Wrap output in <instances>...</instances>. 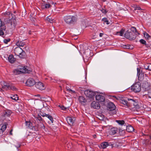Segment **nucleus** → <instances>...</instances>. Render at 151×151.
Returning <instances> with one entry per match:
<instances>
[{"label":"nucleus","mask_w":151,"mask_h":151,"mask_svg":"<svg viewBox=\"0 0 151 151\" xmlns=\"http://www.w3.org/2000/svg\"><path fill=\"white\" fill-rule=\"evenodd\" d=\"M127 100L128 101V106L130 108L131 110L133 112L137 111L139 108L137 101L133 99L129 98Z\"/></svg>","instance_id":"f257e3e1"},{"label":"nucleus","mask_w":151,"mask_h":151,"mask_svg":"<svg viewBox=\"0 0 151 151\" xmlns=\"http://www.w3.org/2000/svg\"><path fill=\"white\" fill-rule=\"evenodd\" d=\"M63 19L65 23L69 24H74L77 21L76 17L74 16H65L64 17Z\"/></svg>","instance_id":"f03ea898"},{"label":"nucleus","mask_w":151,"mask_h":151,"mask_svg":"<svg viewBox=\"0 0 151 151\" xmlns=\"http://www.w3.org/2000/svg\"><path fill=\"white\" fill-rule=\"evenodd\" d=\"M2 88H0L1 91H2V89L6 90H12L13 91H16L17 89L12 84L9 83H4V84L2 85Z\"/></svg>","instance_id":"7ed1b4c3"},{"label":"nucleus","mask_w":151,"mask_h":151,"mask_svg":"<svg viewBox=\"0 0 151 151\" xmlns=\"http://www.w3.org/2000/svg\"><path fill=\"white\" fill-rule=\"evenodd\" d=\"M14 53L16 55L19 56L21 58H24L25 56V52L19 47H16L14 49Z\"/></svg>","instance_id":"20e7f679"},{"label":"nucleus","mask_w":151,"mask_h":151,"mask_svg":"<svg viewBox=\"0 0 151 151\" xmlns=\"http://www.w3.org/2000/svg\"><path fill=\"white\" fill-rule=\"evenodd\" d=\"M141 84L139 82H137L131 86V90L135 92H139L141 90Z\"/></svg>","instance_id":"39448f33"},{"label":"nucleus","mask_w":151,"mask_h":151,"mask_svg":"<svg viewBox=\"0 0 151 151\" xmlns=\"http://www.w3.org/2000/svg\"><path fill=\"white\" fill-rule=\"evenodd\" d=\"M124 36L126 38L129 40H134L136 37V36L134 35L133 32H129L128 30L125 33Z\"/></svg>","instance_id":"423d86ee"},{"label":"nucleus","mask_w":151,"mask_h":151,"mask_svg":"<svg viewBox=\"0 0 151 151\" xmlns=\"http://www.w3.org/2000/svg\"><path fill=\"white\" fill-rule=\"evenodd\" d=\"M86 96L90 98H93L96 95V93L91 90H87L84 91Z\"/></svg>","instance_id":"0eeeda50"},{"label":"nucleus","mask_w":151,"mask_h":151,"mask_svg":"<svg viewBox=\"0 0 151 151\" xmlns=\"http://www.w3.org/2000/svg\"><path fill=\"white\" fill-rule=\"evenodd\" d=\"M137 76L138 77L139 81H142L144 79V74L142 72V70H140V68H137Z\"/></svg>","instance_id":"6e6552de"},{"label":"nucleus","mask_w":151,"mask_h":151,"mask_svg":"<svg viewBox=\"0 0 151 151\" xmlns=\"http://www.w3.org/2000/svg\"><path fill=\"white\" fill-rule=\"evenodd\" d=\"M18 68L21 74L22 73H28L29 71H30V70H28V67L27 66H24L23 67L22 66H18Z\"/></svg>","instance_id":"1a4fd4ad"},{"label":"nucleus","mask_w":151,"mask_h":151,"mask_svg":"<svg viewBox=\"0 0 151 151\" xmlns=\"http://www.w3.org/2000/svg\"><path fill=\"white\" fill-rule=\"evenodd\" d=\"M36 83L35 80L32 78L28 79L26 83V85L29 86H33Z\"/></svg>","instance_id":"9d476101"},{"label":"nucleus","mask_w":151,"mask_h":151,"mask_svg":"<svg viewBox=\"0 0 151 151\" xmlns=\"http://www.w3.org/2000/svg\"><path fill=\"white\" fill-rule=\"evenodd\" d=\"M95 98L96 100L99 102H104L105 101V97L100 94L97 95H96Z\"/></svg>","instance_id":"9b49d317"},{"label":"nucleus","mask_w":151,"mask_h":151,"mask_svg":"<svg viewBox=\"0 0 151 151\" xmlns=\"http://www.w3.org/2000/svg\"><path fill=\"white\" fill-rule=\"evenodd\" d=\"M35 86L36 87L40 90H43L45 89L44 85L41 82H39L36 83Z\"/></svg>","instance_id":"f8f14e48"},{"label":"nucleus","mask_w":151,"mask_h":151,"mask_svg":"<svg viewBox=\"0 0 151 151\" xmlns=\"http://www.w3.org/2000/svg\"><path fill=\"white\" fill-rule=\"evenodd\" d=\"M107 107L108 110L110 111H113L116 109V107L113 103L111 102L108 103Z\"/></svg>","instance_id":"ddd939ff"},{"label":"nucleus","mask_w":151,"mask_h":151,"mask_svg":"<svg viewBox=\"0 0 151 151\" xmlns=\"http://www.w3.org/2000/svg\"><path fill=\"white\" fill-rule=\"evenodd\" d=\"M91 105V106L93 108L96 109H99L100 107V105L99 103L95 101L92 103Z\"/></svg>","instance_id":"4468645a"},{"label":"nucleus","mask_w":151,"mask_h":151,"mask_svg":"<svg viewBox=\"0 0 151 151\" xmlns=\"http://www.w3.org/2000/svg\"><path fill=\"white\" fill-rule=\"evenodd\" d=\"M118 132V129L116 127H113L111 128L109 131V134L111 135H113Z\"/></svg>","instance_id":"2eb2a0df"},{"label":"nucleus","mask_w":151,"mask_h":151,"mask_svg":"<svg viewBox=\"0 0 151 151\" xmlns=\"http://www.w3.org/2000/svg\"><path fill=\"white\" fill-rule=\"evenodd\" d=\"M7 124L6 123H4L0 129V135H2L3 132L5 130L6 128V126Z\"/></svg>","instance_id":"dca6fc26"},{"label":"nucleus","mask_w":151,"mask_h":151,"mask_svg":"<svg viewBox=\"0 0 151 151\" xmlns=\"http://www.w3.org/2000/svg\"><path fill=\"white\" fill-rule=\"evenodd\" d=\"M11 25L12 28H15L17 24V22L16 19H12L11 20Z\"/></svg>","instance_id":"f3484780"},{"label":"nucleus","mask_w":151,"mask_h":151,"mask_svg":"<svg viewBox=\"0 0 151 151\" xmlns=\"http://www.w3.org/2000/svg\"><path fill=\"white\" fill-rule=\"evenodd\" d=\"M67 121L68 123L70 125H73L74 122V120L73 119L72 117H68L66 118Z\"/></svg>","instance_id":"a211bd4d"},{"label":"nucleus","mask_w":151,"mask_h":151,"mask_svg":"<svg viewBox=\"0 0 151 151\" xmlns=\"http://www.w3.org/2000/svg\"><path fill=\"white\" fill-rule=\"evenodd\" d=\"M8 60L9 62L12 63H14L16 60V59L12 55H10L9 56Z\"/></svg>","instance_id":"6ab92c4d"},{"label":"nucleus","mask_w":151,"mask_h":151,"mask_svg":"<svg viewBox=\"0 0 151 151\" xmlns=\"http://www.w3.org/2000/svg\"><path fill=\"white\" fill-rule=\"evenodd\" d=\"M6 29L5 25H3L0 27V36H2L4 35V31Z\"/></svg>","instance_id":"aec40b11"},{"label":"nucleus","mask_w":151,"mask_h":151,"mask_svg":"<svg viewBox=\"0 0 151 151\" xmlns=\"http://www.w3.org/2000/svg\"><path fill=\"white\" fill-rule=\"evenodd\" d=\"M126 130L127 131L129 132H132L134 130L133 127L131 125H129L126 127Z\"/></svg>","instance_id":"412c9836"},{"label":"nucleus","mask_w":151,"mask_h":151,"mask_svg":"<svg viewBox=\"0 0 151 151\" xmlns=\"http://www.w3.org/2000/svg\"><path fill=\"white\" fill-rule=\"evenodd\" d=\"M17 45L19 47H23L25 45L24 42L21 41H18L16 42Z\"/></svg>","instance_id":"4be33fe9"},{"label":"nucleus","mask_w":151,"mask_h":151,"mask_svg":"<svg viewBox=\"0 0 151 151\" xmlns=\"http://www.w3.org/2000/svg\"><path fill=\"white\" fill-rule=\"evenodd\" d=\"M109 144L108 142H105L102 143L101 144V147L103 149H104L106 148L107 147L109 146Z\"/></svg>","instance_id":"5701e85b"},{"label":"nucleus","mask_w":151,"mask_h":151,"mask_svg":"<svg viewBox=\"0 0 151 151\" xmlns=\"http://www.w3.org/2000/svg\"><path fill=\"white\" fill-rule=\"evenodd\" d=\"M35 118L37 121H38L40 122H44V120L39 115L37 116H35Z\"/></svg>","instance_id":"b1692460"},{"label":"nucleus","mask_w":151,"mask_h":151,"mask_svg":"<svg viewBox=\"0 0 151 151\" xmlns=\"http://www.w3.org/2000/svg\"><path fill=\"white\" fill-rule=\"evenodd\" d=\"M13 73H14V74L15 75H19V74H21V73L20 71L19 70V69L18 67L17 68V69H15L14 70Z\"/></svg>","instance_id":"393cba45"},{"label":"nucleus","mask_w":151,"mask_h":151,"mask_svg":"<svg viewBox=\"0 0 151 151\" xmlns=\"http://www.w3.org/2000/svg\"><path fill=\"white\" fill-rule=\"evenodd\" d=\"M78 100L79 102L81 103H85L86 101V100L84 97L82 96H80L79 97Z\"/></svg>","instance_id":"a878e982"},{"label":"nucleus","mask_w":151,"mask_h":151,"mask_svg":"<svg viewBox=\"0 0 151 151\" xmlns=\"http://www.w3.org/2000/svg\"><path fill=\"white\" fill-rule=\"evenodd\" d=\"M32 130L36 131L39 130L40 129L39 125L37 124H36L35 126L32 127Z\"/></svg>","instance_id":"bb28decb"},{"label":"nucleus","mask_w":151,"mask_h":151,"mask_svg":"<svg viewBox=\"0 0 151 151\" xmlns=\"http://www.w3.org/2000/svg\"><path fill=\"white\" fill-rule=\"evenodd\" d=\"M43 122H41L39 123L38 122L39 124H37L38 125H39V129H45V127L43 123Z\"/></svg>","instance_id":"cd10ccee"},{"label":"nucleus","mask_w":151,"mask_h":151,"mask_svg":"<svg viewBox=\"0 0 151 151\" xmlns=\"http://www.w3.org/2000/svg\"><path fill=\"white\" fill-rule=\"evenodd\" d=\"M124 32V30L122 29L119 32H117V35H119L120 36H123Z\"/></svg>","instance_id":"c85d7f7f"},{"label":"nucleus","mask_w":151,"mask_h":151,"mask_svg":"<svg viewBox=\"0 0 151 151\" xmlns=\"http://www.w3.org/2000/svg\"><path fill=\"white\" fill-rule=\"evenodd\" d=\"M10 98L15 101L17 100L19 98L17 95H14V96H12L10 97Z\"/></svg>","instance_id":"c756f323"},{"label":"nucleus","mask_w":151,"mask_h":151,"mask_svg":"<svg viewBox=\"0 0 151 151\" xmlns=\"http://www.w3.org/2000/svg\"><path fill=\"white\" fill-rule=\"evenodd\" d=\"M116 122H117L119 125H122L124 124V121L123 120H116Z\"/></svg>","instance_id":"7c9ffc66"},{"label":"nucleus","mask_w":151,"mask_h":151,"mask_svg":"<svg viewBox=\"0 0 151 151\" xmlns=\"http://www.w3.org/2000/svg\"><path fill=\"white\" fill-rule=\"evenodd\" d=\"M46 20L51 23H52L54 22V20L52 19L50 16H48L46 17Z\"/></svg>","instance_id":"2f4dec72"},{"label":"nucleus","mask_w":151,"mask_h":151,"mask_svg":"<svg viewBox=\"0 0 151 151\" xmlns=\"http://www.w3.org/2000/svg\"><path fill=\"white\" fill-rule=\"evenodd\" d=\"M121 102L122 104L128 106V100L127 101V100H126L124 99H122L121 100Z\"/></svg>","instance_id":"473e14b6"},{"label":"nucleus","mask_w":151,"mask_h":151,"mask_svg":"<svg viewBox=\"0 0 151 151\" xmlns=\"http://www.w3.org/2000/svg\"><path fill=\"white\" fill-rule=\"evenodd\" d=\"M46 117L49 119L51 121L52 123H53L54 121L53 118L51 115L49 114H47Z\"/></svg>","instance_id":"72a5a7b5"},{"label":"nucleus","mask_w":151,"mask_h":151,"mask_svg":"<svg viewBox=\"0 0 151 151\" xmlns=\"http://www.w3.org/2000/svg\"><path fill=\"white\" fill-rule=\"evenodd\" d=\"M25 124L26 126L29 128H31L32 123L30 122L25 121Z\"/></svg>","instance_id":"f704fd0d"},{"label":"nucleus","mask_w":151,"mask_h":151,"mask_svg":"<svg viewBox=\"0 0 151 151\" xmlns=\"http://www.w3.org/2000/svg\"><path fill=\"white\" fill-rule=\"evenodd\" d=\"M144 37L146 39H149V38H150V36L146 32H145L144 33Z\"/></svg>","instance_id":"c9c22d12"},{"label":"nucleus","mask_w":151,"mask_h":151,"mask_svg":"<svg viewBox=\"0 0 151 151\" xmlns=\"http://www.w3.org/2000/svg\"><path fill=\"white\" fill-rule=\"evenodd\" d=\"M102 21L104 22V23H106L107 24H109V21L106 18H103L102 19Z\"/></svg>","instance_id":"e433bc0d"},{"label":"nucleus","mask_w":151,"mask_h":151,"mask_svg":"<svg viewBox=\"0 0 151 151\" xmlns=\"http://www.w3.org/2000/svg\"><path fill=\"white\" fill-rule=\"evenodd\" d=\"M11 14L9 12H6L3 14V15H4L5 17H9Z\"/></svg>","instance_id":"4c0bfd02"},{"label":"nucleus","mask_w":151,"mask_h":151,"mask_svg":"<svg viewBox=\"0 0 151 151\" xmlns=\"http://www.w3.org/2000/svg\"><path fill=\"white\" fill-rule=\"evenodd\" d=\"M45 7L46 9L49 8L51 7V5L49 3H47L44 4Z\"/></svg>","instance_id":"58836bf2"},{"label":"nucleus","mask_w":151,"mask_h":151,"mask_svg":"<svg viewBox=\"0 0 151 151\" xmlns=\"http://www.w3.org/2000/svg\"><path fill=\"white\" fill-rule=\"evenodd\" d=\"M140 42L143 45H145L146 47H147V44L146 43V42L145 40L143 39H141L139 40Z\"/></svg>","instance_id":"ea45409f"},{"label":"nucleus","mask_w":151,"mask_h":151,"mask_svg":"<svg viewBox=\"0 0 151 151\" xmlns=\"http://www.w3.org/2000/svg\"><path fill=\"white\" fill-rule=\"evenodd\" d=\"M89 51H90V50L89 49H87V52L88 51V54H86V52H85V51H84V50H82L81 49V51L83 53H84V55H89Z\"/></svg>","instance_id":"a19ab883"},{"label":"nucleus","mask_w":151,"mask_h":151,"mask_svg":"<svg viewBox=\"0 0 151 151\" xmlns=\"http://www.w3.org/2000/svg\"><path fill=\"white\" fill-rule=\"evenodd\" d=\"M130 29V30L133 32H137V30L136 28L134 27H132Z\"/></svg>","instance_id":"79ce46f5"},{"label":"nucleus","mask_w":151,"mask_h":151,"mask_svg":"<svg viewBox=\"0 0 151 151\" xmlns=\"http://www.w3.org/2000/svg\"><path fill=\"white\" fill-rule=\"evenodd\" d=\"M101 12H102V13L104 14H106L107 12L108 11L105 9H104V8H102L101 10Z\"/></svg>","instance_id":"37998d69"},{"label":"nucleus","mask_w":151,"mask_h":151,"mask_svg":"<svg viewBox=\"0 0 151 151\" xmlns=\"http://www.w3.org/2000/svg\"><path fill=\"white\" fill-rule=\"evenodd\" d=\"M40 115L42 117H46L47 115V114H46V113L42 111L40 112Z\"/></svg>","instance_id":"c03bdc74"},{"label":"nucleus","mask_w":151,"mask_h":151,"mask_svg":"<svg viewBox=\"0 0 151 151\" xmlns=\"http://www.w3.org/2000/svg\"><path fill=\"white\" fill-rule=\"evenodd\" d=\"M60 107L61 109L63 110H66L67 109H68V107H65L63 106H60Z\"/></svg>","instance_id":"a18cd8bd"},{"label":"nucleus","mask_w":151,"mask_h":151,"mask_svg":"<svg viewBox=\"0 0 151 151\" xmlns=\"http://www.w3.org/2000/svg\"><path fill=\"white\" fill-rule=\"evenodd\" d=\"M149 63H146L144 65V67L146 70L149 69Z\"/></svg>","instance_id":"49530a36"},{"label":"nucleus","mask_w":151,"mask_h":151,"mask_svg":"<svg viewBox=\"0 0 151 151\" xmlns=\"http://www.w3.org/2000/svg\"><path fill=\"white\" fill-rule=\"evenodd\" d=\"M130 46L128 45H123L122 46V47H123V48H124L128 49H130Z\"/></svg>","instance_id":"de8ad7c7"},{"label":"nucleus","mask_w":151,"mask_h":151,"mask_svg":"<svg viewBox=\"0 0 151 151\" xmlns=\"http://www.w3.org/2000/svg\"><path fill=\"white\" fill-rule=\"evenodd\" d=\"M10 40V39H4V42L5 44H7L8 42H9Z\"/></svg>","instance_id":"09e8293b"},{"label":"nucleus","mask_w":151,"mask_h":151,"mask_svg":"<svg viewBox=\"0 0 151 151\" xmlns=\"http://www.w3.org/2000/svg\"><path fill=\"white\" fill-rule=\"evenodd\" d=\"M147 95L149 98H151V89L148 90Z\"/></svg>","instance_id":"8fccbe9b"},{"label":"nucleus","mask_w":151,"mask_h":151,"mask_svg":"<svg viewBox=\"0 0 151 151\" xmlns=\"http://www.w3.org/2000/svg\"><path fill=\"white\" fill-rule=\"evenodd\" d=\"M11 114V113L9 111L5 112V114H4L5 116H9Z\"/></svg>","instance_id":"3c124183"},{"label":"nucleus","mask_w":151,"mask_h":151,"mask_svg":"<svg viewBox=\"0 0 151 151\" xmlns=\"http://www.w3.org/2000/svg\"><path fill=\"white\" fill-rule=\"evenodd\" d=\"M15 145L17 148H18L20 147L21 144L17 142V144Z\"/></svg>","instance_id":"603ef678"},{"label":"nucleus","mask_w":151,"mask_h":151,"mask_svg":"<svg viewBox=\"0 0 151 151\" xmlns=\"http://www.w3.org/2000/svg\"><path fill=\"white\" fill-rule=\"evenodd\" d=\"M141 9L140 6H137L136 5V7L135 8L134 10H141Z\"/></svg>","instance_id":"864d4df0"},{"label":"nucleus","mask_w":151,"mask_h":151,"mask_svg":"<svg viewBox=\"0 0 151 151\" xmlns=\"http://www.w3.org/2000/svg\"><path fill=\"white\" fill-rule=\"evenodd\" d=\"M50 78L51 80L52 81V82H57V80L55 79H53L51 77H50Z\"/></svg>","instance_id":"5fc2aeb1"},{"label":"nucleus","mask_w":151,"mask_h":151,"mask_svg":"<svg viewBox=\"0 0 151 151\" xmlns=\"http://www.w3.org/2000/svg\"><path fill=\"white\" fill-rule=\"evenodd\" d=\"M3 25H5L3 23L1 19H0V27H1Z\"/></svg>","instance_id":"6e6d98bb"},{"label":"nucleus","mask_w":151,"mask_h":151,"mask_svg":"<svg viewBox=\"0 0 151 151\" xmlns=\"http://www.w3.org/2000/svg\"><path fill=\"white\" fill-rule=\"evenodd\" d=\"M149 69L148 70L151 71V64L149 63Z\"/></svg>","instance_id":"4d7b16f0"},{"label":"nucleus","mask_w":151,"mask_h":151,"mask_svg":"<svg viewBox=\"0 0 151 151\" xmlns=\"http://www.w3.org/2000/svg\"><path fill=\"white\" fill-rule=\"evenodd\" d=\"M136 5H137L135 4H132V6L135 9V8L136 7Z\"/></svg>","instance_id":"13d9d810"},{"label":"nucleus","mask_w":151,"mask_h":151,"mask_svg":"<svg viewBox=\"0 0 151 151\" xmlns=\"http://www.w3.org/2000/svg\"><path fill=\"white\" fill-rule=\"evenodd\" d=\"M49 4H50V5L51 4H54V2H52V1H50Z\"/></svg>","instance_id":"bf43d9fd"},{"label":"nucleus","mask_w":151,"mask_h":151,"mask_svg":"<svg viewBox=\"0 0 151 151\" xmlns=\"http://www.w3.org/2000/svg\"><path fill=\"white\" fill-rule=\"evenodd\" d=\"M68 88H67V91H69V92H70V90H71V89H70V88H69L68 87Z\"/></svg>","instance_id":"052dcab7"},{"label":"nucleus","mask_w":151,"mask_h":151,"mask_svg":"<svg viewBox=\"0 0 151 151\" xmlns=\"http://www.w3.org/2000/svg\"><path fill=\"white\" fill-rule=\"evenodd\" d=\"M70 92H71V93H75V91H74L72 90L71 89V90H70Z\"/></svg>","instance_id":"680f3d73"},{"label":"nucleus","mask_w":151,"mask_h":151,"mask_svg":"<svg viewBox=\"0 0 151 151\" xmlns=\"http://www.w3.org/2000/svg\"><path fill=\"white\" fill-rule=\"evenodd\" d=\"M103 33H100L99 34V36L100 37H101L103 36Z\"/></svg>","instance_id":"e2e57ef3"},{"label":"nucleus","mask_w":151,"mask_h":151,"mask_svg":"<svg viewBox=\"0 0 151 151\" xmlns=\"http://www.w3.org/2000/svg\"><path fill=\"white\" fill-rule=\"evenodd\" d=\"M12 129H11V130H10V134L11 135H12Z\"/></svg>","instance_id":"0e129e2a"},{"label":"nucleus","mask_w":151,"mask_h":151,"mask_svg":"<svg viewBox=\"0 0 151 151\" xmlns=\"http://www.w3.org/2000/svg\"><path fill=\"white\" fill-rule=\"evenodd\" d=\"M142 1H146V0H141ZM134 1H138V0H134Z\"/></svg>","instance_id":"69168bd1"},{"label":"nucleus","mask_w":151,"mask_h":151,"mask_svg":"<svg viewBox=\"0 0 151 151\" xmlns=\"http://www.w3.org/2000/svg\"><path fill=\"white\" fill-rule=\"evenodd\" d=\"M124 129L123 130H122V132H123V134H124V133H125V132H124Z\"/></svg>","instance_id":"338daca9"},{"label":"nucleus","mask_w":151,"mask_h":151,"mask_svg":"<svg viewBox=\"0 0 151 151\" xmlns=\"http://www.w3.org/2000/svg\"><path fill=\"white\" fill-rule=\"evenodd\" d=\"M47 109H49V107H48V106H47V107H46V109H47Z\"/></svg>","instance_id":"774afa93"}]
</instances>
